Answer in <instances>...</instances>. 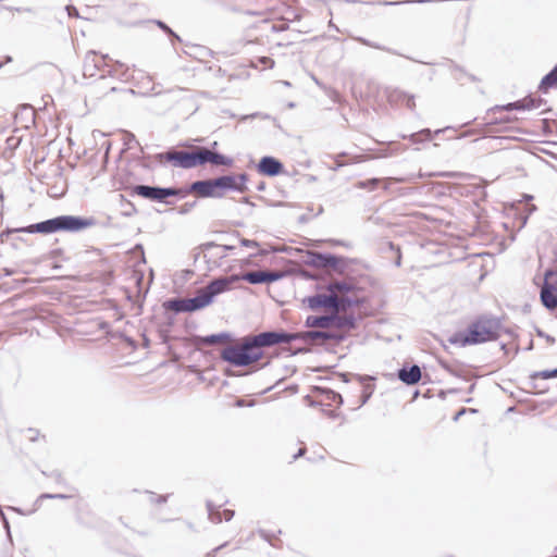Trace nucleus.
I'll list each match as a JSON object with an SVG mask.
<instances>
[{
    "label": "nucleus",
    "mask_w": 557,
    "mask_h": 557,
    "mask_svg": "<svg viewBox=\"0 0 557 557\" xmlns=\"http://www.w3.org/2000/svg\"><path fill=\"white\" fill-rule=\"evenodd\" d=\"M546 103V100L540 96L529 95L522 99L506 104H497L487 110L484 122L475 123V127L467 128L461 133H457L447 139H465L466 137L474 135L476 132H482L481 136L476 139H522L521 137L512 134L500 135L499 133H511L513 131L521 133L515 127V121L507 115L496 116V113L511 112V111H530L540 108Z\"/></svg>",
    "instance_id": "nucleus-1"
},
{
    "label": "nucleus",
    "mask_w": 557,
    "mask_h": 557,
    "mask_svg": "<svg viewBox=\"0 0 557 557\" xmlns=\"http://www.w3.org/2000/svg\"><path fill=\"white\" fill-rule=\"evenodd\" d=\"M297 333L284 330L265 331L257 335H248L242 338L237 345H230L221 350L223 361L234 367H248L263 358V348L277 344H289L298 341Z\"/></svg>",
    "instance_id": "nucleus-2"
},
{
    "label": "nucleus",
    "mask_w": 557,
    "mask_h": 557,
    "mask_svg": "<svg viewBox=\"0 0 557 557\" xmlns=\"http://www.w3.org/2000/svg\"><path fill=\"white\" fill-rule=\"evenodd\" d=\"M238 281L239 278L236 274L220 276L210 281L205 287L199 288L194 297L170 298L163 302V307L165 310H170L175 313L201 310L209 306L213 301L214 297L230 290Z\"/></svg>",
    "instance_id": "nucleus-3"
},
{
    "label": "nucleus",
    "mask_w": 557,
    "mask_h": 557,
    "mask_svg": "<svg viewBox=\"0 0 557 557\" xmlns=\"http://www.w3.org/2000/svg\"><path fill=\"white\" fill-rule=\"evenodd\" d=\"M503 330L500 319L492 315H481L471 322L466 331L454 333L448 342L465 347L495 341Z\"/></svg>",
    "instance_id": "nucleus-4"
},
{
    "label": "nucleus",
    "mask_w": 557,
    "mask_h": 557,
    "mask_svg": "<svg viewBox=\"0 0 557 557\" xmlns=\"http://www.w3.org/2000/svg\"><path fill=\"white\" fill-rule=\"evenodd\" d=\"M96 224L94 218H85L78 215H58L52 219H48L38 223L30 224L28 226L20 227L14 232L20 233H40V234H52L57 232H69L77 233Z\"/></svg>",
    "instance_id": "nucleus-5"
},
{
    "label": "nucleus",
    "mask_w": 557,
    "mask_h": 557,
    "mask_svg": "<svg viewBox=\"0 0 557 557\" xmlns=\"http://www.w3.org/2000/svg\"><path fill=\"white\" fill-rule=\"evenodd\" d=\"M306 327L324 329L344 332L355 330L357 320L354 314L341 315L338 313H330L325 315H309L305 322Z\"/></svg>",
    "instance_id": "nucleus-6"
},
{
    "label": "nucleus",
    "mask_w": 557,
    "mask_h": 557,
    "mask_svg": "<svg viewBox=\"0 0 557 557\" xmlns=\"http://www.w3.org/2000/svg\"><path fill=\"white\" fill-rule=\"evenodd\" d=\"M304 262L309 267L320 270H332L337 274H344L348 268L347 258L314 250L307 252Z\"/></svg>",
    "instance_id": "nucleus-7"
},
{
    "label": "nucleus",
    "mask_w": 557,
    "mask_h": 557,
    "mask_svg": "<svg viewBox=\"0 0 557 557\" xmlns=\"http://www.w3.org/2000/svg\"><path fill=\"white\" fill-rule=\"evenodd\" d=\"M297 336H299L298 341H301L307 345H322L326 342L338 344L346 338V334L344 332L324 329L297 332Z\"/></svg>",
    "instance_id": "nucleus-8"
},
{
    "label": "nucleus",
    "mask_w": 557,
    "mask_h": 557,
    "mask_svg": "<svg viewBox=\"0 0 557 557\" xmlns=\"http://www.w3.org/2000/svg\"><path fill=\"white\" fill-rule=\"evenodd\" d=\"M540 298L547 310L552 311L557 308V270L548 269L545 271Z\"/></svg>",
    "instance_id": "nucleus-9"
},
{
    "label": "nucleus",
    "mask_w": 557,
    "mask_h": 557,
    "mask_svg": "<svg viewBox=\"0 0 557 557\" xmlns=\"http://www.w3.org/2000/svg\"><path fill=\"white\" fill-rule=\"evenodd\" d=\"M133 193L145 199L170 205L171 202L168 201V198L169 194L173 191L169 190L168 187L139 184L133 187Z\"/></svg>",
    "instance_id": "nucleus-10"
},
{
    "label": "nucleus",
    "mask_w": 557,
    "mask_h": 557,
    "mask_svg": "<svg viewBox=\"0 0 557 557\" xmlns=\"http://www.w3.org/2000/svg\"><path fill=\"white\" fill-rule=\"evenodd\" d=\"M160 162L168 161L176 168L193 169V151L170 149L157 154Z\"/></svg>",
    "instance_id": "nucleus-11"
},
{
    "label": "nucleus",
    "mask_w": 557,
    "mask_h": 557,
    "mask_svg": "<svg viewBox=\"0 0 557 557\" xmlns=\"http://www.w3.org/2000/svg\"><path fill=\"white\" fill-rule=\"evenodd\" d=\"M189 190H193L199 198H221L218 191L215 177L208 180H198L189 184Z\"/></svg>",
    "instance_id": "nucleus-12"
},
{
    "label": "nucleus",
    "mask_w": 557,
    "mask_h": 557,
    "mask_svg": "<svg viewBox=\"0 0 557 557\" xmlns=\"http://www.w3.org/2000/svg\"><path fill=\"white\" fill-rule=\"evenodd\" d=\"M239 280H244L249 284L258 285L264 283H273L284 277L281 271H250L244 273L242 276L237 275Z\"/></svg>",
    "instance_id": "nucleus-13"
},
{
    "label": "nucleus",
    "mask_w": 557,
    "mask_h": 557,
    "mask_svg": "<svg viewBox=\"0 0 557 557\" xmlns=\"http://www.w3.org/2000/svg\"><path fill=\"white\" fill-rule=\"evenodd\" d=\"M257 172L261 175L275 177L284 173V164L275 157L264 156L256 165Z\"/></svg>",
    "instance_id": "nucleus-14"
},
{
    "label": "nucleus",
    "mask_w": 557,
    "mask_h": 557,
    "mask_svg": "<svg viewBox=\"0 0 557 557\" xmlns=\"http://www.w3.org/2000/svg\"><path fill=\"white\" fill-rule=\"evenodd\" d=\"M336 295L331 293L322 294L317 293L312 296H308L304 299V304L308 306L311 310H318L321 308L332 309L336 304Z\"/></svg>",
    "instance_id": "nucleus-15"
},
{
    "label": "nucleus",
    "mask_w": 557,
    "mask_h": 557,
    "mask_svg": "<svg viewBox=\"0 0 557 557\" xmlns=\"http://www.w3.org/2000/svg\"><path fill=\"white\" fill-rule=\"evenodd\" d=\"M449 131L457 132V128L454 126H445L442 128H436L435 131H432L431 128H423L420 129L418 133H412L410 135H401L400 139H433L434 137L446 134Z\"/></svg>",
    "instance_id": "nucleus-16"
},
{
    "label": "nucleus",
    "mask_w": 557,
    "mask_h": 557,
    "mask_svg": "<svg viewBox=\"0 0 557 557\" xmlns=\"http://www.w3.org/2000/svg\"><path fill=\"white\" fill-rule=\"evenodd\" d=\"M397 377L406 385H414L421 380V369L418 364L403 367L398 369Z\"/></svg>",
    "instance_id": "nucleus-17"
},
{
    "label": "nucleus",
    "mask_w": 557,
    "mask_h": 557,
    "mask_svg": "<svg viewBox=\"0 0 557 557\" xmlns=\"http://www.w3.org/2000/svg\"><path fill=\"white\" fill-rule=\"evenodd\" d=\"M215 182L218 191L221 194V198L224 197L226 190L239 193L240 188L237 187V177H235L234 174L218 176L215 177Z\"/></svg>",
    "instance_id": "nucleus-18"
},
{
    "label": "nucleus",
    "mask_w": 557,
    "mask_h": 557,
    "mask_svg": "<svg viewBox=\"0 0 557 557\" xmlns=\"http://www.w3.org/2000/svg\"><path fill=\"white\" fill-rule=\"evenodd\" d=\"M541 94H548L550 89H557V63L545 74L537 87Z\"/></svg>",
    "instance_id": "nucleus-19"
},
{
    "label": "nucleus",
    "mask_w": 557,
    "mask_h": 557,
    "mask_svg": "<svg viewBox=\"0 0 557 557\" xmlns=\"http://www.w3.org/2000/svg\"><path fill=\"white\" fill-rule=\"evenodd\" d=\"M106 76L125 81L128 77V67H126L125 64L120 61H113L110 69L107 70V74L100 75L101 78Z\"/></svg>",
    "instance_id": "nucleus-20"
},
{
    "label": "nucleus",
    "mask_w": 557,
    "mask_h": 557,
    "mask_svg": "<svg viewBox=\"0 0 557 557\" xmlns=\"http://www.w3.org/2000/svg\"><path fill=\"white\" fill-rule=\"evenodd\" d=\"M326 289L333 294L336 295L337 293H350L355 292L357 289V285L352 282L347 281H331L326 285Z\"/></svg>",
    "instance_id": "nucleus-21"
},
{
    "label": "nucleus",
    "mask_w": 557,
    "mask_h": 557,
    "mask_svg": "<svg viewBox=\"0 0 557 557\" xmlns=\"http://www.w3.org/2000/svg\"><path fill=\"white\" fill-rule=\"evenodd\" d=\"M211 153L212 150L205 147H198L193 150V168L211 163Z\"/></svg>",
    "instance_id": "nucleus-22"
},
{
    "label": "nucleus",
    "mask_w": 557,
    "mask_h": 557,
    "mask_svg": "<svg viewBox=\"0 0 557 557\" xmlns=\"http://www.w3.org/2000/svg\"><path fill=\"white\" fill-rule=\"evenodd\" d=\"M336 304L332 308V310H338V311H346L352 307H359L363 304V300L361 299H354L348 296L344 297H337L336 296Z\"/></svg>",
    "instance_id": "nucleus-23"
},
{
    "label": "nucleus",
    "mask_w": 557,
    "mask_h": 557,
    "mask_svg": "<svg viewBox=\"0 0 557 557\" xmlns=\"http://www.w3.org/2000/svg\"><path fill=\"white\" fill-rule=\"evenodd\" d=\"M96 51L95 50H89L86 55H85V59H84V65H83V70H84V75L86 76H95L98 72L97 70V63H96Z\"/></svg>",
    "instance_id": "nucleus-24"
},
{
    "label": "nucleus",
    "mask_w": 557,
    "mask_h": 557,
    "mask_svg": "<svg viewBox=\"0 0 557 557\" xmlns=\"http://www.w3.org/2000/svg\"><path fill=\"white\" fill-rule=\"evenodd\" d=\"M57 176L58 182L50 186L47 190L48 195L52 198H60L64 196L67 189L66 181L62 177V175L59 173Z\"/></svg>",
    "instance_id": "nucleus-25"
},
{
    "label": "nucleus",
    "mask_w": 557,
    "mask_h": 557,
    "mask_svg": "<svg viewBox=\"0 0 557 557\" xmlns=\"http://www.w3.org/2000/svg\"><path fill=\"white\" fill-rule=\"evenodd\" d=\"M148 22L156 24L168 36L173 46L176 42H182L181 36L176 34L165 22L161 20H149Z\"/></svg>",
    "instance_id": "nucleus-26"
},
{
    "label": "nucleus",
    "mask_w": 557,
    "mask_h": 557,
    "mask_svg": "<svg viewBox=\"0 0 557 557\" xmlns=\"http://www.w3.org/2000/svg\"><path fill=\"white\" fill-rule=\"evenodd\" d=\"M232 335L227 332L211 334L207 336L199 337L198 343L205 346H211L222 341H230Z\"/></svg>",
    "instance_id": "nucleus-27"
},
{
    "label": "nucleus",
    "mask_w": 557,
    "mask_h": 557,
    "mask_svg": "<svg viewBox=\"0 0 557 557\" xmlns=\"http://www.w3.org/2000/svg\"><path fill=\"white\" fill-rule=\"evenodd\" d=\"M392 97H395L397 101L403 102L408 109L413 110L416 108L414 95L408 94L403 90H396Z\"/></svg>",
    "instance_id": "nucleus-28"
},
{
    "label": "nucleus",
    "mask_w": 557,
    "mask_h": 557,
    "mask_svg": "<svg viewBox=\"0 0 557 557\" xmlns=\"http://www.w3.org/2000/svg\"><path fill=\"white\" fill-rule=\"evenodd\" d=\"M211 164L212 165H223L226 168H231L234 164V159L225 156L223 153H220L218 151H212L211 153Z\"/></svg>",
    "instance_id": "nucleus-29"
},
{
    "label": "nucleus",
    "mask_w": 557,
    "mask_h": 557,
    "mask_svg": "<svg viewBox=\"0 0 557 557\" xmlns=\"http://www.w3.org/2000/svg\"><path fill=\"white\" fill-rule=\"evenodd\" d=\"M356 40L363 45V46H367V47H370V48H374V49H379V50H383V51H386L388 53H392V54H396V55H401L399 52H397L396 50L392 49V48H388V47H385V46H382L377 42H374V41H371L364 37H357Z\"/></svg>",
    "instance_id": "nucleus-30"
},
{
    "label": "nucleus",
    "mask_w": 557,
    "mask_h": 557,
    "mask_svg": "<svg viewBox=\"0 0 557 557\" xmlns=\"http://www.w3.org/2000/svg\"><path fill=\"white\" fill-rule=\"evenodd\" d=\"M356 40L363 45V46H367V47H370V48H374V49H379V50H383V51H386L388 53H392V54H396V55H401L399 52H397L396 50L392 49V48H388V47H385V46H382L377 42H374V41H371L364 37H357Z\"/></svg>",
    "instance_id": "nucleus-31"
},
{
    "label": "nucleus",
    "mask_w": 557,
    "mask_h": 557,
    "mask_svg": "<svg viewBox=\"0 0 557 557\" xmlns=\"http://www.w3.org/2000/svg\"><path fill=\"white\" fill-rule=\"evenodd\" d=\"M356 40L363 45V46H367V47H370V48H374V49H379V50H383V51H386L388 53H392V54H396V55H401L399 52H397L396 50L392 49V48H388V47H385V46H382L377 42H374V41H371L364 37H357Z\"/></svg>",
    "instance_id": "nucleus-32"
},
{
    "label": "nucleus",
    "mask_w": 557,
    "mask_h": 557,
    "mask_svg": "<svg viewBox=\"0 0 557 557\" xmlns=\"http://www.w3.org/2000/svg\"><path fill=\"white\" fill-rule=\"evenodd\" d=\"M96 63H97V70L98 72H103V74H107V70L110 69L113 60L108 54H98L96 51Z\"/></svg>",
    "instance_id": "nucleus-33"
},
{
    "label": "nucleus",
    "mask_w": 557,
    "mask_h": 557,
    "mask_svg": "<svg viewBox=\"0 0 557 557\" xmlns=\"http://www.w3.org/2000/svg\"><path fill=\"white\" fill-rule=\"evenodd\" d=\"M382 183V180L373 177L366 181H359L355 184V187L359 189H367L369 191L375 190L380 184Z\"/></svg>",
    "instance_id": "nucleus-34"
},
{
    "label": "nucleus",
    "mask_w": 557,
    "mask_h": 557,
    "mask_svg": "<svg viewBox=\"0 0 557 557\" xmlns=\"http://www.w3.org/2000/svg\"><path fill=\"white\" fill-rule=\"evenodd\" d=\"M449 63L453 77L455 78V81L462 84L461 81L463 77L468 76V72L462 66L455 63L453 60H449Z\"/></svg>",
    "instance_id": "nucleus-35"
},
{
    "label": "nucleus",
    "mask_w": 557,
    "mask_h": 557,
    "mask_svg": "<svg viewBox=\"0 0 557 557\" xmlns=\"http://www.w3.org/2000/svg\"><path fill=\"white\" fill-rule=\"evenodd\" d=\"M207 510L212 522L220 523L222 521V513L219 511V507L214 506L210 500L207 502Z\"/></svg>",
    "instance_id": "nucleus-36"
},
{
    "label": "nucleus",
    "mask_w": 557,
    "mask_h": 557,
    "mask_svg": "<svg viewBox=\"0 0 557 557\" xmlns=\"http://www.w3.org/2000/svg\"><path fill=\"white\" fill-rule=\"evenodd\" d=\"M169 190L173 191L172 194H169V198L170 197H180V198H185L187 197L189 194H193V190H189V185L186 186V187H168Z\"/></svg>",
    "instance_id": "nucleus-37"
},
{
    "label": "nucleus",
    "mask_w": 557,
    "mask_h": 557,
    "mask_svg": "<svg viewBox=\"0 0 557 557\" xmlns=\"http://www.w3.org/2000/svg\"><path fill=\"white\" fill-rule=\"evenodd\" d=\"M237 177V187L240 188L239 193H246L248 190L247 183L249 181V175L247 173H239L235 175Z\"/></svg>",
    "instance_id": "nucleus-38"
},
{
    "label": "nucleus",
    "mask_w": 557,
    "mask_h": 557,
    "mask_svg": "<svg viewBox=\"0 0 557 557\" xmlns=\"http://www.w3.org/2000/svg\"><path fill=\"white\" fill-rule=\"evenodd\" d=\"M324 394L327 400L337 403L338 406L343 405V397L341 394L332 389H324Z\"/></svg>",
    "instance_id": "nucleus-39"
},
{
    "label": "nucleus",
    "mask_w": 557,
    "mask_h": 557,
    "mask_svg": "<svg viewBox=\"0 0 557 557\" xmlns=\"http://www.w3.org/2000/svg\"><path fill=\"white\" fill-rule=\"evenodd\" d=\"M543 132L545 135L557 136V121L543 122Z\"/></svg>",
    "instance_id": "nucleus-40"
},
{
    "label": "nucleus",
    "mask_w": 557,
    "mask_h": 557,
    "mask_svg": "<svg viewBox=\"0 0 557 557\" xmlns=\"http://www.w3.org/2000/svg\"><path fill=\"white\" fill-rule=\"evenodd\" d=\"M531 377H533V379L541 377L544 380L557 377V368L553 369V370H544V371L535 372Z\"/></svg>",
    "instance_id": "nucleus-41"
},
{
    "label": "nucleus",
    "mask_w": 557,
    "mask_h": 557,
    "mask_svg": "<svg viewBox=\"0 0 557 557\" xmlns=\"http://www.w3.org/2000/svg\"><path fill=\"white\" fill-rule=\"evenodd\" d=\"M146 493L149 495V500L151 504H164L168 502V498L170 496L169 494L157 495L156 493L149 491H147Z\"/></svg>",
    "instance_id": "nucleus-42"
},
{
    "label": "nucleus",
    "mask_w": 557,
    "mask_h": 557,
    "mask_svg": "<svg viewBox=\"0 0 557 557\" xmlns=\"http://www.w3.org/2000/svg\"><path fill=\"white\" fill-rule=\"evenodd\" d=\"M440 364L449 374L455 375V376H460L461 375L460 371H459V369L457 367H455V366H453V364H450V363H448L446 361H443V360L440 361Z\"/></svg>",
    "instance_id": "nucleus-43"
},
{
    "label": "nucleus",
    "mask_w": 557,
    "mask_h": 557,
    "mask_svg": "<svg viewBox=\"0 0 557 557\" xmlns=\"http://www.w3.org/2000/svg\"><path fill=\"white\" fill-rule=\"evenodd\" d=\"M205 250H209L210 248H221L224 252L231 251L234 249V246L232 245H218L213 242L206 243L203 245Z\"/></svg>",
    "instance_id": "nucleus-44"
},
{
    "label": "nucleus",
    "mask_w": 557,
    "mask_h": 557,
    "mask_svg": "<svg viewBox=\"0 0 557 557\" xmlns=\"http://www.w3.org/2000/svg\"><path fill=\"white\" fill-rule=\"evenodd\" d=\"M258 63L260 65H262L263 69H269V70L273 69L274 65H275L274 60L272 58H270V57H260V58H258Z\"/></svg>",
    "instance_id": "nucleus-45"
},
{
    "label": "nucleus",
    "mask_w": 557,
    "mask_h": 557,
    "mask_svg": "<svg viewBox=\"0 0 557 557\" xmlns=\"http://www.w3.org/2000/svg\"><path fill=\"white\" fill-rule=\"evenodd\" d=\"M197 205V201H191V202H185L184 205H182L180 208H178V213L180 214H187L189 213Z\"/></svg>",
    "instance_id": "nucleus-46"
},
{
    "label": "nucleus",
    "mask_w": 557,
    "mask_h": 557,
    "mask_svg": "<svg viewBox=\"0 0 557 557\" xmlns=\"http://www.w3.org/2000/svg\"><path fill=\"white\" fill-rule=\"evenodd\" d=\"M256 117H262V119H270V116L268 114H262L260 112H255V113H251V114H248V115H243L240 121H246V120H249V119H256Z\"/></svg>",
    "instance_id": "nucleus-47"
},
{
    "label": "nucleus",
    "mask_w": 557,
    "mask_h": 557,
    "mask_svg": "<svg viewBox=\"0 0 557 557\" xmlns=\"http://www.w3.org/2000/svg\"><path fill=\"white\" fill-rule=\"evenodd\" d=\"M117 133L121 135L120 139H132L135 140L136 136L132 132L125 131V129H119Z\"/></svg>",
    "instance_id": "nucleus-48"
},
{
    "label": "nucleus",
    "mask_w": 557,
    "mask_h": 557,
    "mask_svg": "<svg viewBox=\"0 0 557 557\" xmlns=\"http://www.w3.org/2000/svg\"><path fill=\"white\" fill-rule=\"evenodd\" d=\"M65 9H66L67 15L70 17H81L79 12L76 7L70 4Z\"/></svg>",
    "instance_id": "nucleus-49"
},
{
    "label": "nucleus",
    "mask_w": 557,
    "mask_h": 557,
    "mask_svg": "<svg viewBox=\"0 0 557 557\" xmlns=\"http://www.w3.org/2000/svg\"><path fill=\"white\" fill-rule=\"evenodd\" d=\"M535 210H536V206L532 205V206H530V207H529V209H528V213H527V214H524L523 216H521V226H522V227L527 224L528 219H529V215H530L531 213H533Z\"/></svg>",
    "instance_id": "nucleus-50"
},
{
    "label": "nucleus",
    "mask_w": 557,
    "mask_h": 557,
    "mask_svg": "<svg viewBox=\"0 0 557 557\" xmlns=\"http://www.w3.org/2000/svg\"><path fill=\"white\" fill-rule=\"evenodd\" d=\"M389 247L392 250H395L397 252V258L395 260V265L400 267L401 264V253L399 247H395L393 243L389 244Z\"/></svg>",
    "instance_id": "nucleus-51"
},
{
    "label": "nucleus",
    "mask_w": 557,
    "mask_h": 557,
    "mask_svg": "<svg viewBox=\"0 0 557 557\" xmlns=\"http://www.w3.org/2000/svg\"><path fill=\"white\" fill-rule=\"evenodd\" d=\"M536 335L545 338L549 344L555 343V338L548 334H545L541 329H536Z\"/></svg>",
    "instance_id": "nucleus-52"
},
{
    "label": "nucleus",
    "mask_w": 557,
    "mask_h": 557,
    "mask_svg": "<svg viewBox=\"0 0 557 557\" xmlns=\"http://www.w3.org/2000/svg\"><path fill=\"white\" fill-rule=\"evenodd\" d=\"M240 244H242V246L248 247V248H252V247H258L259 246V244L256 240L246 239V238L240 239Z\"/></svg>",
    "instance_id": "nucleus-53"
},
{
    "label": "nucleus",
    "mask_w": 557,
    "mask_h": 557,
    "mask_svg": "<svg viewBox=\"0 0 557 557\" xmlns=\"http://www.w3.org/2000/svg\"><path fill=\"white\" fill-rule=\"evenodd\" d=\"M434 176H440V177H448V178H454V177H460L461 174L460 173H456V172H443V173H437V174H433Z\"/></svg>",
    "instance_id": "nucleus-54"
},
{
    "label": "nucleus",
    "mask_w": 557,
    "mask_h": 557,
    "mask_svg": "<svg viewBox=\"0 0 557 557\" xmlns=\"http://www.w3.org/2000/svg\"><path fill=\"white\" fill-rule=\"evenodd\" d=\"M21 114H25L26 117H29L32 122L34 121V111L30 107H24L21 111Z\"/></svg>",
    "instance_id": "nucleus-55"
},
{
    "label": "nucleus",
    "mask_w": 557,
    "mask_h": 557,
    "mask_svg": "<svg viewBox=\"0 0 557 557\" xmlns=\"http://www.w3.org/2000/svg\"><path fill=\"white\" fill-rule=\"evenodd\" d=\"M27 433L29 434L28 438L32 442H35L38 438L39 432L35 429H28Z\"/></svg>",
    "instance_id": "nucleus-56"
},
{
    "label": "nucleus",
    "mask_w": 557,
    "mask_h": 557,
    "mask_svg": "<svg viewBox=\"0 0 557 557\" xmlns=\"http://www.w3.org/2000/svg\"><path fill=\"white\" fill-rule=\"evenodd\" d=\"M91 135H92L94 139H96L98 136H100V137L112 136V135H114V133H108V134H106V133H102V132H101V131H99V129H94V131H92V133H91Z\"/></svg>",
    "instance_id": "nucleus-57"
},
{
    "label": "nucleus",
    "mask_w": 557,
    "mask_h": 557,
    "mask_svg": "<svg viewBox=\"0 0 557 557\" xmlns=\"http://www.w3.org/2000/svg\"><path fill=\"white\" fill-rule=\"evenodd\" d=\"M234 515H235V511H234V510H232V509H225V510L223 511V517H224V519H225L226 521H230V520L234 517Z\"/></svg>",
    "instance_id": "nucleus-58"
},
{
    "label": "nucleus",
    "mask_w": 557,
    "mask_h": 557,
    "mask_svg": "<svg viewBox=\"0 0 557 557\" xmlns=\"http://www.w3.org/2000/svg\"><path fill=\"white\" fill-rule=\"evenodd\" d=\"M466 408H461L459 411H457L456 414L454 416V421H458L459 418L466 413Z\"/></svg>",
    "instance_id": "nucleus-59"
},
{
    "label": "nucleus",
    "mask_w": 557,
    "mask_h": 557,
    "mask_svg": "<svg viewBox=\"0 0 557 557\" xmlns=\"http://www.w3.org/2000/svg\"><path fill=\"white\" fill-rule=\"evenodd\" d=\"M306 453V448H300L294 456H293V459L296 460L298 459L299 457H302Z\"/></svg>",
    "instance_id": "nucleus-60"
},
{
    "label": "nucleus",
    "mask_w": 557,
    "mask_h": 557,
    "mask_svg": "<svg viewBox=\"0 0 557 557\" xmlns=\"http://www.w3.org/2000/svg\"><path fill=\"white\" fill-rule=\"evenodd\" d=\"M302 275L307 278H311V280H317L318 278V275L317 274H313V273H310V272H307V271H304L302 272Z\"/></svg>",
    "instance_id": "nucleus-61"
},
{
    "label": "nucleus",
    "mask_w": 557,
    "mask_h": 557,
    "mask_svg": "<svg viewBox=\"0 0 557 557\" xmlns=\"http://www.w3.org/2000/svg\"><path fill=\"white\" fill-rule=\"evenodd\" d=\"M325 414H327L330 418L334 419L337 417L336 412L334 410H323Z\"/></svg>",
    "instance_id": "nucleus-62"
},
{
    "label": "nucleus",
    "mask_w": 557,
    "mask_h": 557,
    "mask_svg": "<svg viewBox=\"0 0 557 557\" xmlns=\"http://www.w3.org/2000/svg\"><path fill=\"white\" fill-rule=\"evenodd\" d=\"M265 189V183L264 182H260L258 185H257V190L259 191H263Z\"/></svg>",
    "instance_id": "nucleus-63"
},
{
    "label": "nucleus",
    "mask_w": 557,
    "mask_h": 557,
    "mask_svg": "<svg viewBox=\"0 0 557 557\" xmlns=\"http://www.w3.org/2000/svg\"><path fill=\"white\" fill-rule=\"evenodd\" d=\"M471 82H480V78L476 77L475 75L473 74H469L468 73V76H467Z\"/></svg>",
    "instance_id": "nucleus-64"
}]
</instances>
